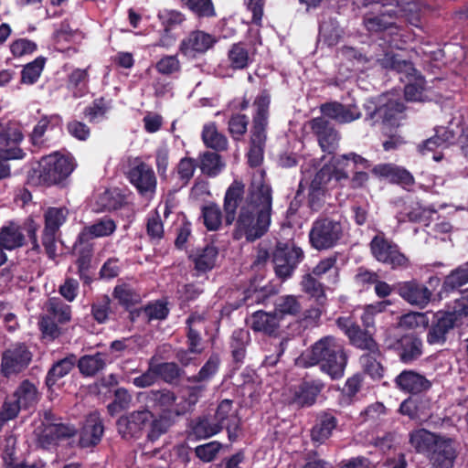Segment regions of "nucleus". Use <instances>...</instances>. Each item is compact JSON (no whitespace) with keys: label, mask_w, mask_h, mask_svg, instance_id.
<instances>
[{"label":"nucleus","mask_w":468,"mask_h":468,"mask_svg":"<svg viewBox=\"0 0 468 468\" xmlns=\"http://www.w3.org/2000/svg\"><path fill=\"white\" fill-rule=\"evenodd\" d=\"M69 211L66 207H49L44 212V228L58 231L69 217Z\"/></svg>","instance_id":"58"},{"label":"nucleus","mask_w":468,"mask_h":468,"mask_svg":"<svg viewBox=\"0 0 468 468\" xmlns=\"http://www.w3.org/2000/svg\"><path fill=\"white\" fill-rule=\"evenodd\" d=\"M371 173L379 179H387L390 184L409 189L415 185L413 175L404 166L393 163L378 164L373 166Z\"/></svg>","instance_id":"27"},{"label":"nucleus","mask_w":468,"mask_h":468,"mask_svg":"<svg viewBox=\"0 0 468 468\" xmlns=\"http://www.w3.org/2000/svg\"><path fill=\"white\" fill-rule=\"evenodd\" d=\"M112 109V100L101 96L94 99L90 105L84 108L83 116L90 123H97L107 119V113Z\"/></svg>","instance_id":"50"},{"label":"nucleus","mask_w":468,"mask_h":468,"mask_svg":"<svg viewBox=\"0 0 468 468\" xmlns=\"http://www.w3.org/2000/svg\"><path fill=\"white\" fill-rule=\"evenodd\" d=\"M278 292V286L272 282H269L261 287L250 285L240 293V297L237 301L229 303V304L234 310L241 306L250 307L254 304L266 305L270 298L276 296Z\"/></svg>","instance_id":"29"},{"label":"nucleus","mask_w":468,"mask_h":468,"mask_svg":"<svg viewBox=\"0 0 468 468\" xmlns=\"http://www.w3.org/2000/svg\"><path fill=\"white\" fill-rule=\"evenodd\" d=\"M434 210L423 207L417 199L409 197L404 200L402 209L399 212V221L413 223H426Z\"/></svg>","instance_id":"42"},{"label":"nucleus","mask_w":468,"mask_h":468,"mask_svg":"<svg viewBox=\"0 0 468 468\" xmlns=\"http://www.w3.org/2000/svg\"><path fill=\"white\" fill-rule=\"evenodd\" d=\"M396 293L409 304L420 309L428 305L432 295L426 285L415 279L396 282Z\"/></svg>","instance_id":"24"},{"label":"nucleus","mask_w":468,"mask_h":468,"mask_svg":"<svg viewBox=\"0 0 468 468\" xmlns=\"http://www.w3.org/2000/svg\"><path fill=\"white\" fill-rule=\"evenodd\" d=\"M288 468H331V464L323 460L317 451L310 450L303 452L302 461L293 460Z\"/></svg>","instance_id":"63"},{"label":"nucleus","mask_w":468,"mask_h":468,"mask_svg":"<svg viewBox=\"0 0 468 468\" xmlns=\"http://www.w3.org/2000/svg\"><path fill=\"white\" fill-rule=\"evenodd\" d=\"M77 434L78 429L75 425L60 421L41 429L37 434V441L42 448L48 449L57 445L58 441L71 439Z\"/></svg>","instance_id":"32"},{"label":"nucleus","mask_w":468,"mask_h":468,"mask_svg":"<svg viewBox=\"0 0 468 468\" xmlns=\"http://www.w3.org/2000/svg\"><path fill=\"white\" fill-rule=\"evenodd\" d=\"M76 166V160L71 154L54 151L42 156L37 161V166L27 172V183L30 186L63 188L68 185V179Z\"/></svg>","instance_id":"1"},{"label":"nucleus","mask_w":468,"mask_h":468,"mask_svg":"<svg viewBox=\"0 0 468 468\" xmlns=\"http://www.w3.org/2000/svg\"><path fill=\"white\" fill-rule=\"evenodd\" d=\"M218 42L217 37L206 31H190L180 42L179 52L187 58H197L205 55Z\"/></svg>","instance_id":"18"},{"label":"nucleus","mask_w":468,"mask_h":468,"mask_svg":"<svg viewBox=\"0 0 468 468\" xmlns=\"http://www.w3.org/2000/svg\"><path fill=\"white\" fill-rule=\"evenodd\" d=\"M39 399L38 390L35 384L24 379L15 390L12 398H6L2 405V424L15 419L21 409H30L37 405Z\"/></svg>","instance_id":"11"},{"label":"nucleus","mask_w":468,"mask_h":468,"mask_svg":"<svg viewBox=\"0 0 468 468\" xmlns=\"http://www.w3.org/2000/svg\"><path fill=\"white\" fill-rule=\"evenodd\" d=\"M221 365L220 356L213 352L210 354L207 361L201 367L199 371L189 378L187 382L189 383H202L206 386L217 376L219 371Z\"/></svg>","instance_id":"46"},{"label":"nucleus","mask_w":468,"mask_h":468,"mask_svg":"<svg viewBox=\"0 0 468 468\" xmlns=\"http://www.w3.org/2000/svg\"><path fill=\"white\" fill-rule=\"evenodd\" d=\"M212 418L216 424L220 426V431L223 429L227 431L228 439L230 442L238 440L241 431L242 421L238 410L234 408L232 399L220 400Z\"/></svg>","instance_id":"16"},{"label":"nucleus","mask_w":468,"mask_h":468,"mask_svg":"<svg viewBox=\"0 0 468 468\" xmlns=\"http://www.w3.org/2000/svg\"><path fill=\"white\" fill-rule=\"evenodd\" d=\"M115 230V221L109 217H103L97 219L92 224L84 226L80 233L93 241L94 239L109 237Z\"/></svg>","instance_id":"49"},{"label":"nucleus","mask_w":468,"mask_h":468,"mask_svg":"<svg viewBox=\"0 0 468 468\" xmlns=\"http://www.w3.org/2000/svg\"><path fill=\"white\" fill-rule=\"evenodd\" d=\"M176 419L177 418L160 414H158L157 417L154 416L148 425L150 429L147 433V440L152 442L157 441L163 434L168 431Z\"/></svg>","instance_id":"61"},{"label":"nucleus","mask_w":468,"mask_h":468,"mask_svg":"<svg viewBox=\"0 0 468 468\" xmlns=\"http://www.w3.org/2000/svg\"><path fill=\"white\" fill-rule=\"evenodd\" d=\"M383 67L403 74L405 80L414 77L419 71L410 60L402 59L399 54H385L382 58Z\"/></svg>","instance_id":"53"},{"label":"nucleus","mask_w":468,"mask_h":468,"mask_svg":"<svg viewBox=\"0 0 468 468\" xmlns=\"http://www.w3.org/2000/svg\"><path fill=\"white\" fill-rule=\"evenodd\" d=\"M218 258V249L213 244H207L202 249H197L194 253L188 256L190 261L194 263L193 275L198 277L212 271L217 265Z\"/></svg>","instance_id":"37"},{"label":"nucleus","mask_w":468,"mask_h":468,"mask_svg":"<svg viewBox=\"0 0 468 468\" xmlns=\"http://www.w3.org/2000/svg\"><path fill=\"white\" fill-rule=\"evenodd\" d=\"M309 359L311 365L318 366L332 380H338L345 375L348 356L339 339L325 335L312 345Z\"/></svg>","instance_id":"3"},{"label":"nucleus","mask_w":468,"mask_h":468,"mask_svg":"<svg viewBox=\"0 0 468 468\" xmlns=\"http://www.w3.org/2000/svg\"><path fill=\"white\" fill-rule=\"evenodd\" d=\"M251 338L248 329H235L229 339V348L232 362L236 367H239L243 363L247 354V347L250 344Z\"/></svg>","instance_id":"39"},{"label":"nucleus","mask_w":468,"mask_h":468,"mask_svg":"<svg viewBox=\"0 0 468 468\" xmlns=\"http://www.w3.org/2000/svg\"><path fill=\"white\" fill-rule=\"evenodd\" d=\"M244 194L245 185L241 181L234 180L227 188L223 201L225 222L227 226H230L234 223L237 209L244 198Z\"/></svg>","instance_id":"36"},{"label":"nucleus","mask_w":468,"mask_h":468,"mask_svg":"<svg viewBox=\"0 0 468 468\" xmlns=\"http://www.w3.org/2000/svg\"><path fill=\"white\" fill-rule=\"evenodd\" d=\"M372 257L379 263L392 271H405L411 265L409 256L392 239L383 232L375 235L369 242Z\"/></svg>","instance_id":"7"},{"label":"nucleus","mask_w":468,"mask_h":468,"mask_svg":"<svg viewBox=\"0 0 468 468\" xmlns=\"http://www.w3.org/2000/svg\"><path fill=\"white\" fill-rule=\"evenodd\" d=\"M468 283V261L459 265L445 276L441 288L439 292L441 298L447 296L462 286Z\"/></svg>","instance_id":"45"},{"label":"nucleus","mask_w":468,"mask_h":468,"mask_svg":"<svg viewBox=\"0 0 468 468\" xmlns=\"http://www.w3.org/2000/svg\"><path fill=\"white\" fill-rule=\"evenodd\" d=\"M62 122V117L58 114L42 116L29 134V143L34 147L32 152L49 148L51 144L45 134L48 130L61 128Z\"/></svg>","instance_id":"30"},{"label":"nucleus","mask_w":468,"mask_h":468,"mask_svg":"<svg viewBox=\"0 0 468 468\" xmlns=\"http://www.w3.org/2000/svg\"><path fill=\"white\" fill-rule=\"evenodd\" d=\"M204 318L197 314H191L186 320V345L190 351L194 352V355H200L204 348L202 346V337L197 329L193 326L196 322H202Z\"/></svg>","instance_id":"56"},{"label":"nucleus","mask_w":468,"mask_h":468,"mask_svg":"<svg viewBox=\"0 0 468 468\" xmlns=\"http://www.w3.org/2000/svg\"><path fill=\"white\" fill-rule=\"evenodd\" d=\"M320 112L323 117L341 124L352 122L361 117V112L356 104L345 105L336 101L321 104Z\"/></svg>","instance_id":"34"},{"label":"nucleus","mask_w":468,"mask_h":468,"mask_svg":"<svg viewBox=\"0 0 468 468\" xmlns=\"http://www.w3.org/2000/svg\"><path fill=\"white\" fill-rule=\"evenodd\" d=\"M138 397L144 399L148 410H156L160 415L178 418L186 414V409L179 403L176 393L168 388L140 392Z\"/></svg>","instance_id":"12"},{"label":"nucleus","mask_w":468,"mask_h":468,"mask_svg":"<svg viewBox=\"0 0 468 468\" xmlns=\"http://www.w3.org/2000/svg\"><path fill=\"white\" fill-rule=\"evenodd\" d=\"M394 384L399 390L411 395L426 392L432 386L431 382L423 374L413 369L402 370L394 378Z\"/></svg>","instance_id":"31"},{"label":"nucleus","mask_w":468,"mask_h":468,"mask_svg":"<svg viewBox=\"0 0 468 468\" xmlns=\"http://www.w3.org/2000/svg\"><path fill=\"white\" fill-rule=\"evenodd\" d=\"M394 352L403 364H411L423 355V341L415 333H408L399 337L392 345Z\"/></svg>","instance_id":"25"},{"label":"nucleus","mask_w":468,"mask_h":468,"mask_svg":"<svg viewBox=\"0 0 468 468\" xmlns=\"http://www.w3.org/2000/svg\"><path fill=\"white\" fill-rule=\"evenodd\" d=\"M246 322L254 333H259L271 338H277L282 334L281 320L274 311H255Z\"/></svg>","instance_id":"26"},{"label":"nucleus","mask_w":468,"mask_h":468,"mask_svg":"<svg viewBox=\"0 0 468 468\" xmlns=\"http://www.w3.org/2000/svg\"><path fill=\"white\" fill-rule=\"evenodd\" d=\"M338 420L331 410H324L317 414L315 424L311 430V439L314 442L324 443L328 440L333 431L336 429Z\"/></svg>","instance_id":"38"},{"label":"nucleus","mask_w":468,"mask_h":468,"mask_svg":"<svg viewBox=\"0 0 468 468\" xmlns=\"http://www.w3.org/2000/svg\"><path fill=\"white\" fill-rule=\"evenodd\" d=\"M46 62L47 58L43 56H39L33 61L26 64L21 70L20 82L26 85L35 84L40 78Z\"/></svg>","instance_id":"59"},{"label":"nucleus","mask_w":468,"mask_h":468,"mask_svg":"<svg viewBox=\"0 0 468 468\" xmlns=\"http://www.w3.org/2000/svg\"><path fill=\"white\" fill-rule=\"evenodd\" d=\"M90 75L88 69H74L66 80V88L75 99L85 96L89 91Z\"/></svg>","instance_id":"47"},{"label":"nucleus","mask_w":468,"mask_h":468,"mask_svg":"<svg viewBox=\"0 0 468 468\" xmlns=\"http://www.w3.org/2000/svg\"><path fill=\"white\" fill-rule=\"evenodd\" d=\"M335 324L347 336L351 346L365 351L376 350L378 346L372 334L362 329L352 316H339Z\"/></svg>","instance_id":"17"},{"label":"nucleus","mask_w":468,"mask_h":468,"mask_svg":"<svg viewBox=\"0 0 468 468\" xmlns=\"http://www.w3.org/2000/svg\"><path fill=\"white\" fill-rule=\"evenodd\" d=\"M182 5L191 11L197 19H209L217 16L212 0H180Z\"/></svg>","instance_id":"57"},{"label":"nucleus","mask_w":468,"mask_h":468,"mask_svg":"<svg viewBox=\"0 0 468 468\" xmlns=\"http://www.w3.org/2000/svg\"><path fill=\"white\" fill-rule=\"evenodd\" d=\"M304 259L303 250L294 242H277L271 254L276 276L282 282L292 278Z\"/></svg>","instance_id":"10"},{"label":"nucleus","mask_w":468,"mask_h":468,"mask_svg":"<svg viewBox=\"0 0 468 468\" xmlns=\"http://www.w3.org/2000/svg\"><path fill=\"white\" fill-rule=\"evenodd\" d=\"M220 432V426L216 424L212 416L201 415L190 421L189 435L197 440L207 439Z\"/></svg>","instance_id":"44"},{"label":"nucleus","mask_w":468,"mask_h":468,"mask_svg":"<svg viewBox=\"0 0 468 468\" xmlns=\"http://www.w3.org/2000/svg\"><path fill=\"white\" fill-rule=\"evenodd\" d=\"M201 136L207 148H211L217 152L225 151L228 148V139L223 133L218 131L215 122L205 124Z\"/></svg>","instance_id":"55"},{"label":"nucleus","mask_w":468,"mask_h":468,"mask_svg":"<svg viewBox=\"0 0 468 468\" xmlns=\"http://www.w3.org/2000/svg\"><path fill=\"white\" fill-rule=\"evenodd\" d=\"M77 356L73 353L67 355L52 364L45 377V385L48 391L52 390L57 382L68 376L76 367Z\"/></svg>","instance_id":"40"},{"label":"nucleus","mask_w":468,"mask_h":468,"mask_svg":"<svg viewBox=\"0 0 468 468\" xmlns=\"http://www.w3.org/2000/svg\"><path fill=\"white\" fill-rule=\"evenodd\" d=\"M203 223L207 230L216 231L222 224V211L216 203H209L201 208Z\"/></svg>","instance_id":"64"},{"label":"nucleus","mask_w":468,"mask_h":468,"mask_svg":"<svg viewBox=\"0 0 468 468\" xmlns=\"http://www.w3.org/2000/svg\"><path fill=\"white\" fill-rule=\"evenodd\" d=\"M104 423L98 410L89 413L78 431V446L81 449L93 448L99 445L104 435Z\"/></svg>","instance_id":"20"},{"label":"nucleus","mask_w":468,"mask_h":468,"mask_svg":"<svg viewBox=\"0 0 468 468\" xmlns=\"http://www.w3.org/2000/svg\"><path fill=\"white\" fill-rule=\"evenodd\" d=\"M344 235L340 220L327 216H320L314 220L308 233L310 246L318 250H327L335 247Z\"/></svg>","instance_id":"8"},{"label":"nucleus","mask_w":468,"mask_h":468,"mask_svg":"<svg viewBox=\"0 0 468 468\" xmlns=\"http://www.w3.org/2000/svg\"><path fill=\"white\" fill-rule=\"evenodd\" d=\"M456 325L453 320L445 314L443 310H440L433 314L431 325L428 328L426 340L429 345L443 346L449 333L453 330Z\"/></svg>","instance_id":"33"},{"label":"nucleus","mask_w":468,"mask_h":468,"mask_svg":"<svg viewBox=\"0 0 468 468\" xmlns=\"http://www.w3.org/2000/svg\"><path fill=\"white\" fill-rule=\"evenodd\" d=\"M405 110L406 107L402 101L389 100L367 112L366 121H370L371 125L381 122L387 126L399 127V122L405 118Z\"/></svg>","instance_id":"21"},{"label":"nucleus","mask_w":468,"mask_h":468,"mask_svg":"<svg viewBox=\"0 0 468 468\" xmlns=\"http://www.w3.org/2000/svg\"><path fill=\"white\" fill-rule=\"evenodd\" d=\"M197 163L202 174L209 177L217 176L225 166L220 154L209 151L200 154Z\"/></svg>","instance_id":"54"},{"label":"nucleus","mask_w":468,"mask_h":468,"mask_svg":"<svg viewBox=\"0 0 468 468\" xmlns=\"http://www.w3.org/2000/svg\"><path fill=\"white\" fill-rule=\"evenodd\" d=\"M324 388V383L321 379L303 378L289 388L288 403L297 408L311 407Z\"/></svg>","instance_id":"19"},{"label":"nucleus","mask_w":468,"mask_h":468,"mask_svg":"<svg viewBox=\"0 0 468 468\" xmlns=\"http://www.w3.org/2000/svg\"><path fill=\"white\" fill-rule=\"evenodd\" d=\"M274 313L282 321L286 316H297L302 312V304L295 295H282L275 299Z\"/></svg>","instance_id":"51"},{"label":"nucleus","mask_w":468,"mask_h":468,"mask_svg":"<svg viewBox=\"0 0 468 468\" xmlns=\"http://www.w3.org/2000/svg\"><path fill=\"white\" fill-rule=\"evenodd\" d=\"M24 140L21 126L17 122H8L2 126V179L22 173L21 162L27 153L20 147Z\"/></svg>","instance_id":"5"},{"label":"nucleus","mask_w":468,"mask_h":468,"mask_svg":"<svg viewBox=\"0 0 468 468\" xmlns=\"http://www.w3.org/2000/svg\"><path fill=\"white\" fill-rule=\"evenodd\" d=\"M234 222L233 239L239 240L244 238L247 241L253 242L268 232L271 219L258 214L249 207L241 206Z\"/></svg>","instance_id":"9"},{"label":"nucleus","mask_w":468,"mask_h":468,"mask_svg":"<svg viewBox=\"0 0 468 468\" xmlns=\"http://www.w3.org/2000/svg\"><path fill=\"white\" fill-rule=\"evenodd\" d=\"M90 315L98 324H105L111 318L117 320L121 317V314L117 313V307L112 306V299L108 294L96 297L90 303Z\"/></svg>","instance_id":"41"},{"label":"nucleus","mask_w":468,"mask_h":468,"mask_svg":"<svg viewBox=\"0 0 468 468\" xmlns=\"http://www.w3.org/2000/svg\"><path fill=\"white\" fill-rule=\"evenodd\" d=\"M127 179L140 197L147 200L154 198L157 188V178L150 165L136 158L133 165L127 172Z\"/></svg>","instance_id":"13"},{"label":"nucleus","mask_w":468,"mask_h":468,"mask_svg":"<svg viewBox=\"0 0 468 468\" xmlns=\"http://www.w3.org/2000/svg\"><path fill=\"white\" fill-rule=\"evenodd\" d=\"M25 244V236L19 226L11 223L9 226L2 227V250H15Z\"/></svg>","instance_id":"60"},{"label":"nucleus","mask_w":468,"mask_h":468,"mask_svg":"<svg viewBox=\"0 0 468 468\" xmlns=\"http://www.w3.org/2000/svg\"><path fill=\"white\" fill-rule=\"evenodd\" d=\"M244 207H249L250 209L257 211L270 219H271L272 213V188L271 186L261 181L255 187L250 189L246 197Z\"/></svg>","instance_id":"28"},{"label":"nucleus","mask_w":468,"mask_h":468,"mask_svg":"<svg viewBox=\"0 0 468 468\" xmlns=\"http://www.w3.org/2000/svg\"><path fill=\"white\" fill-rule=\"evenodd\" d=\"M112 296L123 310H130L131 307L142 302L141 294L137 290L126 282L115 285Z\"/></svg>","instance_id":"48"},{"label":"nucleus","mask_w":468,"mask_h":468,"mask_svg":"<svg viewBox=\"0 0 468 468\" xmlns=\"http://www.w3.org/2000/svg\"><path fill=\"white\" fill-rule=\"evenodd\" d=\"M300 284L302 291L315 298L319 303L326 300L323 283L312 272L303 274Z\"/></svg>","instance_id":"62"},{"label":"nucleus","mask_w":468,"mask_h":468,"mask_svg":"<svg viewBox=\"0 0 468 468\" xmlns=\"http://www.w3.org/2000/svg\"><path fill=\"white\" fill-rule=\"evenodd\" d=\"M380 356L379 346H377L376 350H367L366 354L360 356L364 372L373 380H380L384 376V367L379 361Z\"/></svg>","instance_id":"52"},{"label":"nucleus","mask_w":468,"mask_h":468,"mask_svg":"<svg viewBox=\"0 0 468 468\" xmlns=\"http://www.w3.org/2000/svg\"><path fill=\"white\" fill-rule=\"evenodd\" d=\"M45 314L38 318L37 325L42 338L48 341L58 339L63 334L62 325L71 320V306L60 298H49L44 306Z\"/></svg>","instance_id":"6"},{"label":"nucleus","mask_w":468,"mask_h":468,"mask_svg":"<svg viewBox=\"0 0 468 468\" xmlns=\"http://www.w3.org/2000/svg\"><path fill=\"white\" fill-rule=\"evenodd\" d=\"M72 254L76 256L75 265L80 281L83 284L90 285L94 280L92 270L94 242L79 233L72 246Z\"/></svg>","instance_id":"14"},{"label":"nucleus","mask_w":468,"mask_h":468,"mask_svg":"<svg viewBox=\"0 0 468 468\" xmlns=\"http://www.w3.org/2000/svg\"><path fill=\"white\" fill-rule=\"evenodd\" d=\"M416 451L427 453L433 468H452L457 457L455 441L452 438L420 431L410 437Z\"/></svg>","instance_id":"4"},{"label":"nucleus","mask_w":468,"mask_h":468,"mask_svg":"<svg viewBox=\"0 0 468 468\" xmlns=\"http://www.w3.org/2000/svg\"><path fill=\"white\" fill-rule=\"evenodd\" d=\"M107 354L96 352L92 355L81 356L77 358L76 367L83 378H93L105 369L107 366Z\"/></svg>","instance_id":"43"},{"label":"nucleus","mask_w":468,"mask_h":468,"mask_svg":"<svg viewBox=\"0 0 468 468\" xmlns=\"http://www.w3.org/2000/svg\"><path fill=\"white\" fill-rule=\"evenodd\" d=\"M32 360V353L25 344H16L2 353V375L9 378L25 370Z\"/></svg>","instance_id":"22"},{"label":"nucleus","mask_w":468,"mask_h":468,"mask_svg":"<svg viewBox=\"0 0 468 468\" xmlns=\"http://www.w3.org/2000/svg\"><path fill=\"white\" fill-rule=\"evenodd\" d=\"M153 417L147 408L124 414L116 421L118 433L124 440L139 439Z\"/></svg>","instance_id":"15"},{"label":"nucleus","mask_w":468,"mask_h":468,"mask_svg":"<svg viewBox=\"0 0 468 468\" xmlns=\"http://www.w3.org/2000/svg\"><path fill=\"white\" fill-rule=\"evenodd\" d=\"M309 127L316 136L322 151L329 154H335L340 135L331 122L324 117H315L309 121Z\"/></svg>","instance_id":"23"},{"label":"nucleus","mask_w":468,"mask_h":468,"mask_svg":"<svg viewBox=\"0 0 468 468\" xmlns=\"http://www.w3.org/2000/svg\"><path fill=\"white\" fill-rule=\"evenodd\" d=\"M271 96L267 89L261 90L252 102V121L250 131L249 150L246 154L250 167L257 168L264 160L267 131L270 120Z\"/></svg>","instance_id":"2"},{"label":"nucleus","mask_w":468,"mask_h":468,"mask_svg":"<svg viewBox=\"0 0 468 468\" xmlns=\"http://www.w3.org/2000/svg\"><path fill=\"white\" fill-rule=\"evenodd\" d=\"M157 16L163 27V33L158 45L161 47L171 46L176 39V37L172 31L180 27L186 20V16L178 10L164 9L158 13Z\"/></svg>","instance_id":"35"}]
</instances>
